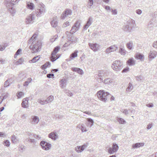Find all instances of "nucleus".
<instances>
[{"label": "nucleus", "mask_w": 157, "mask_h": 157, "mask_svg": "<svg viewBox=\"0 0 157 157\" xmlns=\"http://www.w3.org/2000/svg\"><path fill=\"white\" fill-rule=\"evenodd\" d=\"M37 102L41 105H44L47 104V102H46L45 100H42L40 99H38Z\"/></svg>", "instance_id": "nucleus-48"}, {"label": "nucleus", "mask_w": 157, "mask_h": 157, "mask_svg": "<svg viewBox=\"0 0 157 157\" xmlns=\"http://www.w3.org/2000/svg\"><path fill=\"white\" fill-rule=\"evenodd\" d=\"M135 21L132 19L129 20L125 25L123 27V29L126 32H130L134 26Z\"/></svg>", "instance_id": "nucleus-5"}, {"label": "nucleus", "mask_w": 157, "mask_h": 157, "mask_svg": "<svg viewBox=\"0 0 157 157\" xmlns=\"http://www.w3.org/2000/svg\"><path fill=\"white\" fill-rule=\"evenodd\" d=\"M88 45L89 46H90V48L93 51H96L98 50V45L97 44L89 43Z\"/></svg>", "instance_id": "nucleus-15"}, {"label": "nucleus", "mask_w": 157, "mask_h": 157, "mask_svg": "<svg viewBox=\"0 0 157 157\" xmlns=\"http://www.w3.org/2000/svg\"><path fill=\"white\" fill-rule=\"evenodd\" d=\"M25 148L24 146L22 145L19 146V150L21 152H23L25 151Z\"/></svg>", "instance_id": "nucleus-52"}, {"label": "nucleus", "mask_w": 157, "mask_h": 157, "mask_svg": "<svg viewBox=\"0 0 157 157\" xmlns=\"http://www.w3.org/2000/svg\"><path fill=\"white\" fill-rule=\"evenodd\" d=\"M77 127L81 129L82 132H86L87 131V130L84 124H79L78 125Z\"/></svg>", "instance_id": "nucleus-20"}, {"label": "nucleus", "mask_w": 157, "mask_h": 157, "mask_svg": "<svg viewBox=\"0 0 157 157\" xmlns=\"http://www.w3.org/2000/svg\"><path fill=\"white\" fill-rule=\"evenodd\" d=\"M144 144L143 143H138L133 144L132 145V147L133 148H136L143 146Z\"/></svg>", "instance_id": "nucleus-23"}, {"label": "nucleus", "mask_w": 157, "mask_h": 157, "mask_svg": "<svg viewBox=\"0 0 157 157\" xmlns=\"http://www.w3.org/2000/svg\"><path fill=\"white\" fill-rule=\"evenodd\" d=\"M89 25H88V24H86V23L85 24V25L83 27V29L85 30H86L90 26Z\"/></svg>", "instance_id": "nucleus-64"}, {"label": "nucleus", "mask_w": 157, "mask_h": 157, "mask_svg": "<svg viewBox=\"0 0 157 157\" xmlns=\"http://www.w3.org/2000/svg\"><path fill=\"white\" fill-rule=\"evenodd\" d=\"M157 52L155 51H151L149 53L148 57L150 60L154 59L156 56Z\"/></svg>", "instance_id": "nucleus-14"}, {"label": "nucleus", "mask_w": 157, "mask_h": 157, "mask_svg": "<svg viewBox=\"0 0 157 157\" xmlns=\"http://www.w3.org/2000/svg\"><path fill=\"white\" fill-rule=\"evenodd\" d=\"M60 49V47L58 46L55 47L53 49L50 57L51 60L52 62H54L60 57V55H56Z\"/></svg>", "instance_id": "nucleus-3"}, {"label": "nucleus", "mask_w": 157, "mask_h": 157, "mask_svg": "<svg viewBox=\"0 0 157 157\" xmlns=\"http://www.w3.org/2000/svg\"><path fill=\"white\" fill-rule=\"evenodd\" d=\"M58 22L56 20H53L51 22V24L53 27H56L57 26Z\"/></svg>", "instance_id": "nucleus-31"}, {"label": "nucleus", "mask_w": 157, "mask_h": 157, "mask_svg": "<svg viewBox=\"0 0 157 157\" xmlns=\"http://www.w3.org/2000/svg\"><path fill=\"white\" fill-rule=\"evenodd\" d=\"M136 78L137 81H140L143 78L141 76H136Z\"/></svg>", "instance_id": "nucleus-59"}, {"label": "nucleus", "mask_w": 157, "mask_h": 157, "mask_svg": "<svg viewBox=\"0 0 157 157\" xmlns=\"http://www.w3.org/2000/svg\"><path fill=\"white\" fill-rule=\"evenodd\" d=\"M118 47L116 45L111 46L105 50V52L107 54H109L112 52L116 51Z\"/></svg>", "instance_id": "nucleus-12"}, {"label": "nucleus", "mask_w": 157, "mask_h": 157, "mask_svg": "<svg viewBox=\"0 0 157 157\" xmlns=\"http://www.w3.org/2000/svg\"><path fill=\"white\" fill-rule=\"evenodd\" d=\"M48 137L53 140H56L58 137V134L55 132H52L48 135Z\"/></svg>", "instance_id": "nucleus-16"}, {"label": "nucleus", "mask_w": 157, "mask_h": 157, "mask_svg": "<svg viewBox=\"0 0 157 157\" xmlns=\"http://www.w3.org/2000/svg\"><path fill=\"white\" fill-rule=\"evenodd\" d=\"M51 63L49 62H47L45 63L41 66V68L43 69H46L49 66H50Z\"/></svg>", "instance_id": "nucleus-37"}, {"label": "nucleus", "mask_w": 157, "mask_h": 157, "mask_svg": "<svg viewBox=\"0 0 157 157\" xmlns=\"http://www.w3.org/2000/svg\"><path fill=\"white\" fill-rule=\"evenodd\" d=\"M38 6L40 9H37V10H41V9H44L45 6L42 3L38 4Z\"/></svg>", "instance_id": "nucleus-49"}, {"label": "nucleus", "mask_w": 157, "mask_h": 157, "mask_svg": "<svg viewBox=\"0 0 157 157\" xmlns=\"http://www.w3.org/2000/svg\"><path fill=\"white\" fill-rule=\"evenodd\" d=\"M19 1V0H11V1H6V6L8 8V10H12L14 5L17 3Z\"/></svg>", "instance_id": "nucleus-9"}, {"label": "nucleus", "mask_w": 157, "mask_h": 157, "mask_svg": "<svg viewBox=\"0 0 157 157\" xmlns=\"http://www.w3.org/2000/svg\"><path fill=\"white\" fill-rule=\"evenodd\" d=\"M8 94L7 93L5 95H4L3 96V98H2V100L0 101V104H1L2 103L3 100L7 98V97H8Z\"/></svg>", "instance_id": "nucleus-53"}, {"label": "nucleus", "mask_w": 157, "mask_h": 157, "mask_svg": "<svg viewBox=\"0 0 157 157\" xmlns=\"http://www.w3.org/2000/svg\"><path fill=\"white\" fill-rule=\"evenodd\" d=\"M112 82L111 79L110 78H107L105 79L104 80L103 83L105 84H109Z\"/></svg>", "instance_id": "nucleus-41"}, {"label": "nucleus", "mask_w": 157, "mask_h": 157, "mask_svg": "<svg viewBox=\"0 0 157 157\" xmlns=\"http://www.w3.org/2000/svg\"><path fill=\"white\" fill-rule=\"evenodd\" d=\"M27 7L28 9L32 10L34 9V6L33 3L29 2L27 3Z\"/></svg>", "instance_id": "nucleus-27"}, {"label": "nucleus", "mask_w": 157, "mask_h": 157, "mask_svg": "<svg viewBox=\"0 0 157 157\" xmlns=\"http://www.w3.org/2000/svg\"><path fill=\"white\" fill-rule=\"evenodd\" d=\"M54 99V97L52 95H50L49 96L47 99H46L45 100L47 102V104L51 102Z\"/></svg>", "instance_id": "nucleus-36"}, {"label": "nucleus", "mask_w": 157, "mask_h": 157, "mask_svg": "<svg viewBox=\"0 0 157 157\" xmlns=\"http://www.w3.org/2000/svg\"><path fill=\"white\" fill-rule=\"evenodd\" d=\"M148 28L150 29V30H152L153 29V22L151 21L148 23Z\"/></svg>", "instance_id": "nucleus-33"}, {"label": "nucleus", "mask_w": 157, "mask_h": 157, "mask_svg": "<svg viewBox=\"0 0 157 157\" xmlns=\"http://www.w3.org/2000/svg\"><path fill=\"white\" fill-rule=\"evenodd\" d=\"M78 51L75 50L72 53L70 56V58L72 59L77 57L78 56L77 53H78Z\"/></svg>", "instance_id": "nucleus-24"}, {"label": "nucleus", "mask_w": 157, "mask_h": 157, "mask_svg": "<svg viewBox=\"0 0 157 157\" xmlns=\"http://www.w3.org/2000/svg\"><path fill=\"white\" fill-rule=\"evenodd\" d=\"M9 12L11 15L13 16H14L16 13L15 10H9Z\"/></svg>", "instance_id": "nucleus-60"}, {"label": "nucleus", "mask_w": 157, "mask_h": 157, "mask_svg": "<svg viewBox=\"0 0 157 157\" xmlns=\"http://www.w3.org/2000/svg\"><path fill=\"white\" fill-rule=\"evenodd\" d=\"M72 13L71 10H64L61 16V18L64 19L69 15H70Z\"/></svg>", "instance_id": "nucleus-13"}, {"label": "nucleus", "mask_w": 157, "mask_h": 157, "mask_svg": "<svg viewBox=\"0 0 157 157\" xmlns=\"http://www.w3.org/2000/svg\"><path fill=\"white\" fill-rule=\"evenodd\" d=\"M68 36V37H70V40L69 41L70 42H71V43H73V42L74 43H76V41L75 40H74V37L73 36H72L71 35H69Z\"/></svg>", "instance_id": "nucleus-44"}, {"label": "nucleus", "mask_w": 157, "mask_h": 157, "mask_svg": "<svg viewBox=\"0 0 157 157\" xmlns=\"http://www.w3.org/2000/svg\"><path fill=\"white\" fill-rule=\"evenodd\" d=\"M28 140L31 143H34L35 142V140L34 139H31L29 137L28 138Z\"/></svg>", "instance_id": "nucleus-61"}, {"label": "nucleus", "mask_w": 157, "mask_h": 157, "mask_svg": "<svg viewBox=\"0 0 157 157\" xmlns=\"http://www.w3.org/2000/svg\"><path fill=\"white\" fill-rule=\"evenodd\" d=\"M123 63L119 60L114 61L111 65L112 68L116 71H120L123 68Z\"/></svg>", "instance_id": "nucleus-4"}, {"label": "nucleus", "mask_w": 157, "mask_h": 157, "mask_svg": "<svg viewBox=\"0 0 157 157\" xmlns=\"http://www.w3.org/2000/svg\"><path fill=\"white\" fill-rule=\"evenodd\" d=\"M132 84L130 82L128 84V86L126 89V90L127 91H130L132 89Z\"/></svg>", "instance_id": "nucleus-47"}, {"label": "nucleus", "mask_w": 157, "mask_h": 157, "mask_svg": "<svg viewBox=\"0 0 157 157\" xmlns=\"http://www.w3.org/2000/svg\"><path fill=\"white\" fill-rule=\"evenodd\" d=\"M92 22L93 21L92 18L91 17H89L86 23V24H88L89 26H90V25L92 24Z\"/></svg>", "instance_id": "nucleus-46"}, {"label": "nucleus", "mask_w": 157, "mask_h": 157, "mask_svg": "<svg viewBox=\"0 0 157 157\" xmlns=\"http://www.w3.org/2000/svg\"><path fill=\"white\" fill-rule=\"evenodd\" d=\"M17 98H19L24 95V93L22 92H19L17 93Z\"/></svg>", "instance_id": "nucleus-51"}, {"label": "nucleus", "mask_w": 157, "mask_h": 157, "mask_svg": "<svg viewBox=\"0 0 157 157\" xmlns=\"http://www.w3.org/2000/svg\"><path fill=\"white\" fill-rule=\"evenodd\" d=\"M64 93L68 96H71L73 95L72 93L70 90H65L64 91Z\"/></svg>", "instance_id": "nucleus-43"}, {"label": "nucleus", "mask_w": 157, "mask_h": 157, "mask_svg": "<svg viewBox=\"0 0 157 157\" xmlns=\"http://www.w3.org/2000/svg\"><path fill=\"white\" fill-rule=\"evenodd\" d=\"M129 71V68L127 67L124 69L122 71V73H125L128 71Z\"/></svg>", "instance_id": "nucleus-54"}, {"label": "nucleus", "mask_w": 157, "mask_h": 157, "mask_svg": "<svg viewBox=\"0 0 157 157\" xmlns=\"http://www.w3.org/2000/svg\"><path fill=\"white\" fill-rule=\"evenodd\" d=\"M109 73V72L107 71H99L98 72V78L105 77L107 76Z\"/></svg>", "instance_id": "nucleus-11"}, {"label": "nucleus", "mask_w": 157, "mask_h": 157, "mask_svg": "<svg viewBox=\"0 0 157 157\" xmlns=\"http://www.w3.org/2000/svg\"><path fill=\"white\" fill-rule=\"evenodd\" d=\"M40 58L39 56H36L33 57L32 59L29 60V62L30 63H35L39 60Z\"/></svg>", "instance_id": "nucleus-28"}, {"label": "nucleus", "mask_w": 157, "mask_h": 157, "mask_svg": "<svg viewBox=\"0 0 157 157\" xmlns=\"http://www.w3.org/2000/svg\"><path fill=\"white\" fill-rule=\"evenodd\" d=\"M28 101V98H26L23 99L21 103V105L23 108H26L27 107V103Z\"/></svg>", "instance_id": "nucleus-22"}, {"label": "nucleus", "mask_w": 157, "mask_h": 157, "mask_svg": "<svg viewBox=\"0 0 157 157\" xmlns=\"http://www.w3.org/2000/svg\"><path fill=\"white\" fill-rule=\"evenodd\" d=\"M81 23L79 21H76L72 27L70 31V33L73 34L78 31L80 29Z\"/></svg>", "instance_id": "nucleus-7"}, {"label": "nucleus", "mask_w": 157, "mask_h": 157, "mask_svg": "<svg viewBox=\"0 0 157 157\" xmlns=\"http://www.w3.org/2000/svg\"><path fill=\"white\" fill-rule=\"evenodd\" d=\"M81 23L79 21H76L72 27L70 31V33L73 34L78 31L80 29Z\"/></svg>", "instance_id": "nucleus-8"}, {"label": "nucleus", "mask_w": 157, "mask_h": 157, "mask_svg": "<svg viewBox=\"0 0 157 157\" xmlns=\"http://www.w3.org/2000/svg\"><path fill=\"white\" fill-rule=\"evenodd\" d=\"M152 46L154 48H157V41L153 42Z\"/></svg>", "instance_id": "nucleus-63"}, {"label": "nucleus", "mask_w": 157, "mask_h": 157, "mask_svg": "<svg viewBox=\"0 0 157 157\" xmlns=\"http://www.w3.org/2000/svg\"><path fill=\"white\" fill-rule=\"evenodd\" d=\"M37 35L35 33L33 34L32 37L29 39L28 41V43L30 44L31 42H32V44H33V42L35 41L37 37Z\"/></svg>", "instance_id": "nucleus-25"}, {"label": "nucleus", "mask_w": 157, "mask_h": 157, "mask_svg": "<svg viewBox=\"0 0 157 157\" xmlns=\"http://www.w3.org/2000/svg\"><path fill=\"white\" fill-rule=\"evenodd\" d=\"M98 97L99 99L101 101L106 102L108 101L111 94L108 92L101 90L97 92Z\"/></svg>", "instance_id": "nucleus-2"}, {"label": "nucleus", "mask_w": 157, "mask_h": 157, "mask_svg": "<svg viewBox=\"0 0 157 157\" xmlns=\"http://www.w3.org/2000/svg\"><path fill=\"white\" fill-rule=\"evenodd\" d=\"M69 25V22L68 21H67L66 22L63 23V27H66L68 26Z\"/></svg>", "instance_id": "nucleus-55"}, {"label": "nucleus", "mask_w": 157, "mask_h": 157, "mask_svg": "<svg viewBox=\"0 0 157 157\" xmlns=\"http://www.w3.org/2000/svg\"><path fill=\"white\" fill-rule=\"evenodd\" d=\"M71 70L74 72H76L81 75H82L84 73L83 71L80 68L72 67L71 68Z\"/></svg>", "instance_id": "nucleus-19"}, {"label": "nucleus", "mask_w": 157, "mask_h": 157, "mask_svg": "<svg viewBox=\"0 0 157 157\" xmlns=\"http://www.w3.org/2000/svg\"><path fill=\"white\" fill-rule=\"evenodd\" d=\"M133 43L132 42H129L126 44L127 48L129 50H131L132 48Z\"/></svg>", "instance_id": "nucleus-38"}, {"label": "nucleus", "mask_w": 157, "mask_h": 157, "mask_svg": "<svg viewBox=\"0 0 157 157\" xmlns=\"http://www.w3.org/2000/svg\"><path fill=\"white\" fill-rule=\"evenodd\" d=\"M11 141L13 143H17V140L14 136H13L11 137Z\"/></svg>", "instance_id": "nucleus-50"}, {"label": "nucleus", "mask_w": 157, "mask_h": 157, "mask_svg": "<svg viewBox=\"0 0 157 157\" xmlns=\"http://www.w3.org/2000/svg\"><path fill=\"white\" fill-rule=\"evenodd\" d=\"M93 0H89L88 5L90 6H91L93 5Z\"/></svg>", "instance_id": "nucleus-62"}, {"label": "nucleus", "mask_w": 157, "mask_h": 157, "mask_svg": "<svg viewBox=\"0 0 157 157\" xmlns=\"http://www.w3.org/2000/svg\"><path fill=\"white\" fill-rule=\"evenodd\" d=\"M116 152L112 148L109 147L108 150V153L110 154H113Z\"/></svg>", "instance_id": "nucleus-45"}, {"label": "nucleus", "mask_w": 157, "mask_h": 157, "mask_svg": "<svg viewBox=\"0 0 157 157\" xmlns=\"http://www.w3.org/2000/svg\"><path fill=\"white\" fill-rule=\"evenodd\" d=\"M10 86V84L8 82V80L6 81L4 83V86L5 87H7Z\"/></svg>", "instance_id": "nucleus-57"}, {"label": "nucleus", "mask_w": 157, "mask_h": 157, "mask_svg": "<svg viewBox=\"0 0 157 157\" xmlns=\"http://www.w3.org/2000/svg\"><path fill=\"white\" fill-rule=\"evenodd\" d=\"M44 10H38L35 13H32L29 14L25 19V23L26 24H32L34 22L35 19L36 17H40L41 16V14L44 13Z\"/></svg>", "instance_id": "nucleus-1"}, {"label": "nucleus", "mask_w": 157, "mask_h": 157, "mask_svg": "<svg viewBox=\"0 0 157 157\" xmlns=\"http://www.w3.org/2000/svg\"><path fill=\"white\" fill-rule=\"evenodd\" d=\"M117 121L121 124H124L126 122V121L124 119L120 117H117Z\"/></svg>", "instance_id": "nucleus-35"}, {"label": "nucleus", "mask_w": 157, "mask_h": 157, "mask_svg": "<svg viewBox=\"0 0 157 157\" xmlns=\"http://www.w3.org/2000/svg\"><path fill=\"white\" fill-rule=\"evenodd\" d=\"M33 136L34 138L37 139L38 140H40L41 138V137H40L39 135H37L36 134H33Z\"/></svg>", "instance_id": "nucleus-58"}, {"label": "nucleus", "mask_w": 157, "mask_h": 157, "mask_svg": "<svg viewBox=\"0 0 157 157\" xmlns=\"http://www.w3.org/2000/svg\"><path fill=\"white\" fill-rule=\"evenodd\" d=\"M127 64L129 66H132L135 65V61L133 58H131L129 59L127 61Z\"/></svg>", "instance_id": "nucleus-26"}, {"label": "nucleus", "mask_w": 157, "mask_h": 157, "mask_svg": "<svg viewBox=\"0 0 157 157\" xmlns=\"http://www.w3.org/2000/svg\"><path fill=\"white\" fill-rule=\"evenodd\" d=\"M82 148L81 146H77L75 147V150L78 153L81 152L83 151Z\"/></svg>", "instance_id": "nucleus-32"}, {"label": "nucleus", "mask_w": 157, "mask_h": 157, "mask_svg": "<svg viewBox=\"0 0 157 157\" xmlns=\"http://www.w3.org/2000/svg\"><path fill=\"white\" fill-rule=\"evenodd\" d=\"M112 148L117 152L118 149L119 147L118 144L116 143H113V144Z\"/></svg>", "instance_id": "nucleus-39"}, {"label": "nucleus", "mask_w": 157, "mask_h": 157, "mask_svg": "<svg viewBox=\"0 0 157 157\" xmlns=\"http://www.w3.org/2000/svg\"><path fill=\"white\" fill-rule=\"evenodd\" d=\"M88 144V143H86L84 144L83 145H81L82 148H83L82 149H83V150L87 147Z\"/></svg>", "instance_id": "nucleus-56"}, {"label": "nucleus", "mask_w": 157, "mask_h": 157, "mask_svg": "<svg viewBox=\"0 0 157 157\" xmlns=\"http://www.w3.org/2000/svg\"><path fill=\"white\" fill-rule=\"evenodd\" d=\"M67 80L65 79H62L59 81L60 86L61 88H63L66 87L67 84Z\"/></svg>", "instance_id": "nucleus-18"}, {"label": "nucleus", "mask_w": 157, "mask_h": 157, "mask_svg": "<svg viewBox=\"0 0 157 157\" xmlns=\"http://www.w3.org/2000/svg\"><path fill=\"white\" fill-rule=\"evenodd\" d=\"M119 52L121 54L125 55L126 54V51L124 49V48L123 46H121L120 47Z\"/></svg>", "instance_id": "nucleus-29"}, {"label": "nucleus", "mask_w": 157, "mask_h": 157, "mask_svg": "<svg viewBox=\"0 0 157 157\" xmlns=\"http://www.w3.org/2000/svg\"><path fill=\"white\" fill-rule=\"evenodd\" d=\"M24 61V59L22 58H21L15 62V64L16 65L21 64Z\"/></svg>", "instance_id": "nucleus-34"}, {"label": "nucleus", "mask_w": 157, "mask_h": 157, "mask_svg": "<svg viewBox=\"0 0 157 157\" xmlns=\"http://www.w3.org/2000/svg\"><path fill=\"white\" fill-rule=\"evenodd\" d=\"M42 45V44L40 41H38L33 45H31L29 47L32 50L33 53L36 52L40 51Z\"/></svg>", "instance_id": "nucleus-6"}, {"label": "nucleus", "mask_w": 157, "mask_h": 157, "mask_svg": "<svg viewBox=\"0 0 157 157\" xmlns=\"http://www.w3.org/2000/svg\"><path fill=\"white\" fill-rule=\"evenodd\" d=\"M94 123V121L92 119L90 118L87 119L86 124L87 127H91L93 125Z\"/></svg>", "instance_id": "nucleus-21"}, {"label": "nucleus", "mask_w": 157, "mask_h": 157, "mask_svg": "<svg viewBox=\"0 0 157 157\" xmlns=\"http://www.w3.org/2000/svg\"><path fill=\"white\" fill-rule=\"evenodd\" d=\"M3 144L5 146L9 147L10 146V143L8 140H5L3 141Z\"/></svg>", "instance_id": "nucleus-40"}, {"label": "nucleus", "mask_w": 157, "mask_h": 157, "mask_svg": "<svg viewBox=\"0 0 157 157\" xmlns=\"http://www.w3.org/2000/svg\"><path fill=\"white\" fill-rule=\"evenodd\" d=\"M32 121L31 123L33 124H37L39 121V118L38 117L36 116H32Z\"/></svg>", "instance_id": "nucleus-17"}, {"label": "nucleus", "mask_w": 157, "mask_h": 157, "mask_svg": "<svg viewBox=\"0 0 157 157\" xmlns=\"http://www.w3.org/2000/svg\"><path fill=\"white\" fill-rule=\"evenodd\" d=\"M143 57V55L141 54H137L135 56L136 59H142Z\"/></svg>", "instance_id": "nucleus-42"}, {"label": "nucleus", "mask_w": 157, "mask_h": 157, "mask_svg": "<svg viewBox=\"0 0 157 157\" xmlns=\"http://www.w3.org/2000/svg\"><path fill=\"white\" fill-rule=\"evenodd\" d=\"M40 145L42 148L45 150H48L51 148V144L45 141H42L40 143Z\"/></svg>", "instance_id": "nucleus-10"}, {"label": "nucleus", "mask_w": 157, "mask_h": 157, "mask_svg": "<svg viewBox=\"0 0 157 157\" xmlns=\"http://www.w3.org/2000/svg\"><path fill=\"white\" fill-rule=\"evenodd\" d=\"M32 79L31 78H29L27 79V80L24 82L23 85L24 86H27L29 83L31 82Z\"/></svg>", "instance_id": "nucleus-30"}]
</instances>
